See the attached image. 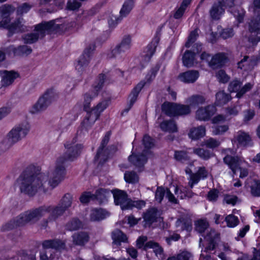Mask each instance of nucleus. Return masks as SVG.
Masks as SVG:
<instances>
[{"label": "nucleus", "instance_id": "obj_1", "mask_svg": "<svg viewBox=\"0 0 260 260\" xmlns=\"http://www.w3.org/2000/svg\"><path fill=\"white\" fill-rule=\"evenodd\" d=\"M77 138L64 144L66 152L56 160L54 170L51 172L48 182V176L43 173H36L31 169H25L17 179L16 182L21 192L33 196L38 191L46 192L57 186L64 178L66 170L65 164L73 161L81 153V144H75Z\"/></svg>", "mask_w": 260, "mask_h": 260}, {"label": "nucleus", "instance_id": "obj_2", "mask_svg": "<svg viewBox=\"0 0 260 260\" xmlns=\"http://www.w3.org/2000/svg\"><path fill=\"white\" fill-rule=\"evenodd\" d=\"M49 205H43L25 211L3 226L4 230H11L28 223H36L50 210Z\"/></svg>", "mask_w": 260, "mask_h": 260}, {"label": "nucleus", "instance_id": "obj_3", "mask_svg": "<svg viewBox=\"0 0 260 260\" xmlns=\"http://www.w3.org/2000/svg\"><path fill=\"white\" fill-rule=\"evenodd\" d=\"M59 28V25L55 24L54 20L42 22L35 25L34 32L24 35L22 40L25 44H32Z\"/></svg>", "mask_w": 260, "mask_h": 260}, {"label": "nucleus", "instance_id": "obj_4", "mask_svg": "<svg viewBox=\"0 0 260 260\" xmlns=\"http://www.w3.org/2000/svg\"><path fill=\"white\" fill-rule=\"evenodd\" d=\"M55 99L56 94L53 90L52 89L47 90L34 105L32 112L37 113L46 110Z\"/></svg>", "mask_w": 260, "mask_h": 260}, {"label": "nucleus", "instance_id": "obj_5", "mask_svg": "<svg viewBox=\"0 0 260 260\" xmlns=\"http://www.w3.org/2000/svg\"><path fill=\"white\" fill-rule=\"evenodd\" d=\"M248 30L251 35L248 37V41L253 46L260 42V16L257 15L252 18L248 22Z\"/></svg>", "mask_w": 260, "mask_h": 260}, {"label": "nucleus", "instance_id": "obj_6", "mask_svg": "<svg viewBox=\"0 0 260 260\" xmlns=\"http://www.w3.org/2000/svg\"><path fill=\"white\" fill-rule=\"evenodd\" d=\"M110 136L111 132H107L98 149L96 154L95 156V160L99 165H102L109 157V153L107 152L108 148H106V146L109 141Z\"/></svg>", "mask_w": 260, "mask_h": 260}, {"label": "nucleus", "instance_id": "obj_7", "mask_svg": "<svg viewBox=\"0 0 260 260\" xmlns=\"http://www.w3.org/2000/svg\"><path fill=\"white\" fill-rule=\"evenodd\" d=\"M235 0H217V2L224 8H229V11L233 15L239 23L243 21L245 11L241 8H234Z\"/></svg>", "mask_w": 260, "mask_h": 260}, {"label": "nucleus", "instance_id": "obj_8", "mask_svg": "<svg viewBox=\"0 0 260 260\" xmlns=\"http://www.w3.org/2000/svg\"><path fill=\"white\" fill-rule=\"evenodd\" d=\"M106 76L104 74H100L98 78V83L93 86L91 91L86 93L84 95V110L90 109V103L92 99L98 95V92L102 88L105 82Z\"/></svg>", "mask_w": 260, "mask_h": 260}, {"label": "nucleus", "instance_id": "obj_9", "mask_svg": "<svg viewBox=\"0 0 260 260\" xmlns=\"http://www.w3.org/2000/svg\"><path fill=\"white\" fill-rule=\"evenodd\" d=\"M95 49L94 45H90L80 56L76 65V69L78 72H82L88 66L91 55Z\"/></svg>", "mask_w": 260, "mask_h": 260}, {"label": "nucleus", "instance_id": "obj_10", "mask_svg": "<svg viewBox=\"0 0 260 260\" xmlns=\"http://www.w3.org/2000/svg\"><path fill=\"white\" fill-rule=\"evenodd\" d=\"M72 200V196L69 193H67L62 197L58 205L56 206H49L51 210H53L60 217L63 214L64 212L71 206Z\"/></svg>", "mask_w": 260, "mask_h": 260}, {"label": "nucleus", "instance_id": "obj_11", "mask_svg": "<svg viewBox=\"0 0 260 260\" xmlns=\"http://www.w3.org/2000/svg\"><path fill=\"white\" fill-rule=\"evenodd\" d=\"M147 240L146 236L140 237L137 240V246L138 248H143L144 250H147L149 248H152L156 255L161 254L162 252V248L159 244L153 241H149L145 244V242Z\"/></svg>", "mask_w": 260, "mask_h": 260}, {"label": "nucleus", "instance_id": "obj_12", "mask_svg": "<svg viewBox=\"0 0 260 260\" xmlns=\"http://www.w3.org/2000/svg\"><path fill=\"white\" fill-rule=\"evenodd\" d=\"M29 131V126L27 124H20L14 127L8 134L9 137L15 143L24 138Z\"/></svg>", "mask_w": 260, "mask_h": 260}, {"label": "nucleus", "instance_id": "obj_13", "mask_svg": "<svg viewBox=\"0 0 260 260\" xmlns=\"http://www.w3.org/2000/svg\"><path fill=\"white\" fill-rule=\"evenodd\" d=\"M19 76L18 73L13 71H0V88L11 85Z\"/></svg>", "mask_w": 260, "mask_h": 260}, {"label": "nucleus", "instance_id": "obj_14", "mask_svg": "<svg viewBox=\"0 0 260 260\" xmlns=\"http://www.w3.org/2000/svg\"><path fill=\"white\" fill-rule=\"evenodd\" d=\"M111 192L113 195L115 204L116 205H120L122 210H127L130 199L128 198L126 192L119 189H115Z\"/></svg>", "mask_w": 260, "mask_h": 260}, {"label": "nucleus", "instance_id": "obj_15", "mask_svg": "<svg viewBox=\"0 0 260 260\" xmlns=\"http://www.w3.org/2000/svg\"><path fill=\"white\" fill-rule=\"evenodd\" d=\"M216 108L213 105H208L204 108H199L196 111V117L201 121L208 120L215 113Z\"/></svg>", "mask_w": 260, "mask_h": 260}, {"label": "nucleus", "instance_id": "obj_16", "mask_svg": "<svg viewBox=\"0 0 260 260\" xmlns=\"http://www.w3.org/2000/svg\"><path fill=\"white\" fill-rule=\"evenodd\" d=\"M235 142H237L238 146L240 147H249L253 145L251 138L249 134L242 131H239L235 134Z\"/></svg>", "mask_w": 260, "mask_h": 260}, {"label": "nucleus", "instance_id": "obj_17", "mask_svg": "<svg viewBox=\"0 0 260 260\" xmlns=\"http://www.w3.org/2000/svg\"><path fill=\"white\" fill-rule=\"evenodd\" d=\"M228 61L226 54L223 52L215 54L209 62V66L212 69L220 68L223 67Z\"/></svg>", "mask_w": 260, "mask_h": 260}, {"label": "nucleus", "instance_id": "obj_18", "mask_svg": "<svg viewBox=\"0 0 260 260\" xmlns=\"http://www.w3.org/2000/svg\"><path fill=\"white\" fill-rule=\"evenodd\" d=\"M146 150H144L143 153L135 154L133 153L128 157V160L138 168H143L147 161L146 156Z\"/></svg>", "mask_w": 260, "mask_h": 260}, {"label": "nucleus", "instance_id": "obj_19", "mask_svg": "<svg viewBox=\"0 0 260 260\" xmlns=\"http://www.w3.org/2000/svg\"><path fill=\"white\" fill-rule=\"evenodd\" d=\"M205 238L209 242L208 245L205 249V252L213 250L215 249L217 242L219 238V234L214 230H210L208 232Z\"/></svg>", "mask_w": 260, "mask_h": 260}, {"label": "nucleus", "instance_id": "obj_20", "mask_svg": "<svg viewBox=\"0 0 260 260\" xmlns=\"http://www.w3.org/2000/svg\"><path fill=\"white\" fill-rule=\"evenodd\" d=\"M199 77V73L196 70H189L180 73L178 76V79L185 83H194Z\"/></svg>", "mask_w": 260, "mask_h": 260}, {"label": "nucleus", "instance_id": "obj_21", "mask_svg": "<svg viewBox=\"0 0 260 260\" xmlns=\"http://www.w3.org/2000/svg\"><path fill=\"white\" fill-rule=\"evenodd\" d=\"M143 218L145 222L149 225L158 220L160 221L161 219L162 220V218L160 217L158 210L155 208L147 210L144 214Z\"/></svg>", "mask_w": 260, "mask_h": 260}, {"label": "nucleus", "instance_id": "obj_22", "mask_svg": "<svg viewBox=\"0 0 260 260\" xmlns=\"http://www.w3.org/2000/svg\"><path fill=\"white\" fill-rule=\"evenodd\" d=\"M43 247L46 249L52 248L57 250H61L66 248L64 241L58 239H51L45 240L42 243Z\"/></svg>", "mask_w": 260, "mask_h": 260}, {"label": "nucleus", "instance_id": "obj_23", "mask_svg": "<svg viewBox=\"0 0 260 260\" xmlns=\"http://www.w3.org/2000/svg\"><path fill=\"white\" fill-rule=\"evenodd\" d=\"M225 10L217 2L214 3L209 10L210 16L212 20H218L224 13Z\"/></svg>", "mask_w": 260, "mask_h": 260}, {"label": "nucleus", "instance_id": "obj_24", "mask_svg": "<svg viewBox=\"0 0 260 260\" xmlns=\"http://www.w3.org/2000/svg\"><path fill=\"white\" fill-rule=\"evenodd\" d=\"M224 162L228 165L229 168L232 170L234 174H236V172L239 166H240V159L237 156H232L227 154L223 158Z\"/></svg>", "mask_w": 260, "mask_h": 260}, {"label": "nucleus", "instance_id": "obj_25", "mask_svg": "<svg viewBox=\"0 0 260 260\" xmlns=\"http://www.w3.org/2000/svg\"><path fill=\"white\" fill-rule=\"evenodd\" d=\"M178 104L170 103L168 102H165L161 106L162 111L168 116H176Z\"/></svg>", "mask_w": 260, "mask_h": 260}, {"label": "nucleus", "instance_id": "obj_26", "mask_svg": "<svg viewBox=\"0 0 260 260\" xmlns=\"http://www.w3.org/2000/svg\"><path fill=\"white\" fill-rule=\"evenodd\" d=\"M22 19H18L10 24L9 27V36H12L14 33L23 32L26 30V27L22 23Z\"/></svg>", "mask_w": 260, "mask_h": 260}, {"label": "nucleus", "instance_id": "obj_27", "mask_svg": "<svg viewBox=\"0 0 260 260\" xmlns=\"http://www.w3.org/2000/svg\"><path fill=\"white\" fill-rule=\"evenodd\" d=\"M72 238L73 243L80 246L84 245L89 239L88 233L85 232L76 233L73 234Z\"/></svg>", "mask_w": 260, "mask_h": 260}, {"label": "nucleus", "instance_id": "obj_28", "mask_svg": "<svg viewBox=\"0 0 260 260\" xmlns=\"http://www.w3.org/2000/svg\"><path fill=\"white\" fill-rule=\"evenodd\" d=\"M206 134V128L204 126L201 125L190 129L188 136L192 140H198L203 137Z\"/></svg>", "mask_w": 260, "mask_h": 260}, {"label": "nucleus", "instance_id": "obj_29", "mask_svg": "<svg viewBox=\"0 0 260 260\" xmlns=\"http://www.w3.org/2000/svg\"><path fill=\"white\" fill-rule=\"evenodd\" d=\"M110 190L105 188H100L96 190L94 196L95 200L98 201L100 204H102L107 201L108 198L110 196Z\"/></svg>", "mask_w": 260, "mask_h": 260}, {"label": "nucleus", "instance_id": "obj_30", "mask_svg": "<svg viewBox=\"0 0 260 260\" xmlns=\"http://www.w3.org/2000/svg\"><path fill=\"white\" fill-rule=\"evenodd\" d=\"M145 85V83L143 82H141L138 83L137 86L133 89L129 96V108L126 110V111H128L129 109L133 106L135 102L136 101L137 99L138 95L144 87Z\"/></svg>", "mask_w": 260, "mask_h": 260}, {"label": "nucleus", "instance_id": "obj_31", "mask_svg": "<svg viewBox=\"0 0 260 260\" xmlns=\"http://www.w3.org/2000/svg\"><path fill=\"white\" fill-rule=\"evenodd\" d=\"M109 216V213L103 209H95L92 210L90 214V219L92 221H99L102 220Z\"/></svg>", "mask_w": 260, "mask_h": 260}, {"label": "nucleus", "instance_id": "obj_32", "mask_svg": "<svg viewBox=\"0 0 260 260\" xmlns=\"http://www.w3.org/2000/svg\"><path fill=\"white\" fill-rule=\"evenodd\" d=\"M195 53L190 50H186L182 57V62L184 66L191 67L194 64Z\"/></svg>", "mask_w": 260, "mask_h": 260}, {"label": "nucleus", "instance_id": "obj_33", "mask_svg": "<svg viewBox=\"0 0 260 260\" xmlns=\"http://www.w3.org/2000/svg\"><path fill=\"white\" fill-rule=\"evenodd\" d=\"M160 127L164 132L174 133L177 132V125L174 120H165L160 124Z\"/></svg>", "mask_w": 260, "mask_h": 260}, {"label": "nucleus", "instance_id": "obj_34", "mask_svg": "<svg viewBox=\"0 0 260 260\" xmlns=\"http://www.w3.org/2000/svg\"><path fill=\"white\" fill-rule=\"evenodd\" d=\"M231 100L230 94L224 92L223 91L218 92L216 94L215 104L218 106L224 105Z\"/></svg>", "mask_w": 260, "mask_h": 260}, {"label": "nucleus", "instance_id": "obj_35", "mask_svg": "<svg viewBox=\"0 0 260 260\" xmlns=\"http://www.w3.org/2000/svg\"><path fill=\"white\" fill-rule=\"evenodd\" d=\"M47 213H49V216L47 218L44 219L40 223L41 229H45L48 227L49 222L56 220L59 216L55 213L53 210H50L47 211Z\"/></svg>", "mask_w": 260, "mask_h": 260}, {"label": "nucleus", "instance_id": "obj_36", "mask_svg": "<svg viewBox=\"0 0 260 260\" xmlns=\"http://www.w3.org/2000/svg\"><path fill=\"white\" fill-rule=\"evenodd\" d=\"M205 102V98L201 95L196 94L189 97L187 100V103L189 107L198 106L199 105L203 104Z\"/></svg>", "mask_w": 260, "mask_h": 260}, {"label": "nucleus", "instance_id": "obj_37", "mask_svg": "<svg viewBox=\"0 0 260 260\" xmlns=\"http://www.w3.org/2000/svg\"><path fill=\"white\" fill-rule=\"evenodd\" d=\"M112 238L115 244L120 245L121 242H126L127 238L126 236L119 230H116L112 233Z\"/></svg>", "mask_w": 260, "mask_h": 260}, {"label": "nucleus", "instance_id": "obj_38", "mask_svg": "<svg viewBox=\"0 0 260 260\" xmlns=\"http://www.w3.org/2000/svg\"><path fill=\"white\" fill-rule=\"evenodd\" d=\"M193 153L204 160H208L214 155L213 152L210 150L202 148L194 149Z\"/></svg>", "mask_w": 260, "mask_h": 260}, {"label": "nucleus", "instance_id": "obj_39", "mask_svg": "<svg viewBox=\"0 0 260 260\" xmlns=\"http://www.w3.org/2000/svg\"><path fill=\"white\" fill-rule=\"evenodd\" d=\"M15 7L12 5L5 4L0 7V19L9 18V16L15 11Z\"/></svg>", "mask_w": 260, "mask_h": 260}, {"label": "nucleus", "instance_id": "obj_40", "mask_svg": "<svg viewBox=\"0 0 260 260\" xmlns=\"http://www.w3.org/2000/svg\"><path fill=\"white\" fill-rule=\"evenodd\" d=\"M134 5V2L133 0L125 1L120 11V17L126 16L132 10Z\"/></svg>", "mask_w": 260, "mask_h": 260}, {"label": "nucleus", "instance_id": "obj_41", "mask_svg": "<svg viewBox=\"0 0 260 260\" xmlns=\"http://www.w3.org/2000/svg\"><path fill=\"white\" fill-rule=\"evenodd\" d=\"M32 52L31 48L27 45L19 46L13 49V52L16 55H28Z\"/></svg>", "mask_w": 260, "mask_h": 260}, {"label": "nucleus", "instance_id": "obj_42", "mask_svg": "<svg viewBox=\"0 0 260 260\" xmlns=\"http://www.w3.org/2000/svg\"><path fill=\"white\" fill-rule=\"evenodd\" d=\"M124 178L127 183L132 184L138 182L139 179L138 175L134 171H126Z\"/></svg>", "mask_w": 260, "mask_h": 260}, {"label": "nucleus", "instance_id": "obj_43", "mask_svg": "<svg viewBox=\"0 0 260 260\" xmlns=\"http://www.w3.org/2000/svg\"><path fill=\"white\" fill-rule=\"evenodd\" d=\"M85 111L87 112L85 118L91 120V123H94L100 115V113L98 110L93 108L91 109H88L87 110Z\"/></svg>", "mask_w": 260, "mask_h": 260}, {"label": "nucleus", "instance_id": "obj_44", "mask_svg": "<svg viewBox=\"0 0 260 260\" xmlns=\"http://www.w3.org/2000/svg\"><path fill=\"white\" fill-rule=\"evenodd\" d=\"M253 63L254 62L251 59H249L248 56H245L241 61L238 62V68L244 71H247L251 69L249 66Z\"/></svg>", "mask_w": 260, "mask_h": 260}, {"label": "nucleus", "instance_id": "obj_45", "mask_svg": "<svg viewBox=\"0 0 260 260\" xmlns=\"http://www.w3.org/2000/svg\"><path fill=\"white\" fill-rule=\"evenodd\" d=\"M131 37L129 35L124 36L122 38L120 43L118 45V47L121 49L122 51L125 52L126 51L129 49L131 46Z\"/></svg>", "mask_w": 260, "mask_h": 260}, {"label": "nucleus", "instance_id": "obj_46", "mask_svg": "<svg viewBox=\"0 0 260 260\" xmlns=\"http://www.w3.org/2000/svg\"><path fill=\"white\" fill-rule=\"evenodd\" d=\"M195 230L199 233H204L207 229L209 224L206 220L200 219L195 222Z\"/></svg>", "mask_w": 260, "mask_h": 260}, {"label": "nucleus", "instance_id": "obj_47", "mask_svg": "<svg viewBox=\"0 0 260 260\" xmlns=\"http://www.w3.org/2000/svg\"><path fill=\"white\" fill-rule=\"evenodd\" d=\"M82 226L81 222L78 219L74 218L70 220L66 225V229L69 231H75Z\"/></svg>", "mask_w": 260, "mask_h": 260}, {"label": "nucleus", "instance_id": "obj_48", "mask_svg": "<svg viewBox=\"0 0 260 260\" xmlns=\"http://www.w3.org/2000/svg\"><path fill=\"white\" fill-rule=\"evenodd\" d=\"M220 144V141L213 138H210L203 141L202 145L210 149H214L218 147Z\"/></svg>", "mask_w": 260, "mask_h": 260}, {"label": "nucleus", "instance_id": "obj_49", "mask_svg": "<svg viewBox=\"0 0 260 260\" xmlns=\"http://www.w3.org/2000/svg\"><path fill=\"white\" fill-rule=\"evenodd\" d=\"M174 158L177 161L184 162L189 160L187 152L185 151H175L174 153Z\"/></svg>", "mask_w": 260, "mask_h": 260}, {"label": "nucleus", "instance_id": "obj_50", "mask_svg": "<svg viewBox=\"0 0 260 260\" xmlns=\"http://www.w3.org/2000/svg\"><path fill=\"white\" fill-rule=\"evenodd\" d=\"M158 40L156 38L154 42H151L147 47V52L145 54V57L148 59H150L155 51V48L158 44Z\"/></svg>", "mask_w": 260, "mask_h": 260}, {"label": "nucleus", "instance_id": "obj_51", "mask_svg": "<svg viewBox=\"0 0 260 260\" xmlns=\"http://www.w3.org/2000/svg\"><path fill=\"white\" fill-rule=\"evenodd\" d=\"M191 110L189 105L178 104L176 116L189 114Z\"/></svg>", "mask_w": 260, "mask_h": 260}, {"label": "nucleus", "instance_id": "obj_52", "mask_svg": "<svg viewBox=\"0 0 260 260\" xmlns=\"http://www.w3.org/2000/svg\"><path fill=\"white\" fill-rule=\"evenodd\" d=\"M15 143L12 141L10 137L7 136L5 138L0 144V148L2 151H6L11 147Z\"/></svg>", "mask_w": 260, "mask_h": 260}, {"label": "nucleus", "instance_id": "obj_53", "mask_svg": "<svg viewBox=\"0 0 260 260\" xmlns=\"http://www.w3.org/2000/svg\"><path fill=\"white\" fill-rule=\"evenodd\" d=\"M143 144L145 147L146 152L147 150L152 148L154 145V140L149 136L145 135L143 139Z\"/></svg>", "mask_w": 260, "mask_h": 260}, {"label": "nucleus", "instance_id": "obj_54", "mask_svg": "<svg viewBox=\"0 0 260 260\" xmlns=\"http://www.w3.org/2000/svg\"><path fill=\"white\" fill-rule=\"evenodd\" d=\"M241 85L242 82L240 80H234L230 83L228 89L230 92H238L240 90Z\"/></svg>", "mask_w": 260, "mask_h": 260}, {"label": "nucleus", "instance_id": "obj_55", "mask_svg": "<svg viewBox=\"0 0 260 260\" xmlns=\"http://www.w3.org/2000/svg\"><path fill=\"white\" fill-rule=\"evenodd\" d=\"M225 221L226 222L227 225L229 227L234 228L238 225L239 219L237 217L233 214H230L225 218Z\"/></svg>", "mask_w": 260, "mask_h": 260}, {"label": "nucleus", "instance_id": "obj_56", "mask_svg": "<svg viewBox=\"0 0 260 260\" xmlns=\"http://www.w3.org/2000/svg\"><path fill=\"white\" fill-rule=\"evenodd\" d=\"M80 201L82 204H87L90 201H95V197L90 192H84L81 196Z\"/></svg>", "mask_w": 260, "mask_h": 260}, {"label": "nucleus", "instance_id": "obj_57", "mask_svg": "<svg viewBox=\"0 0 260 260\" xmlns=\"http://www.w3.org/2000/svg\"><path fill=\"white\" fill-rule=\"evenodd\" d=\"M124 52L122 51L120 47H118V45H116V47L108 54L107 56L109 58H120L121 57V54Z\"/></svg>", "mask_w": 260, "mask_h": 260}, {"label": "nucleus", "instance_id": "obj_58", "mask_svg": "<svg viewBox=\"0 0 260 260\" xmlns=\"http://www.w3.org/2000/svg\"><path fill=\"white\" fill-rule=\"evenodd\" d=\"M81 6V3L78 0H68L67 4V9L69 10L75 11L78 10Z\"/></svg>", "mask_w": 260, "mask_h": 260}, {"label": "nucleus", "instance_id": "obj_59", "mask_svg": "<svg viewBox=\"0 0 260 260\" xmlns=\"http://www.w3.org/2000/svg\"><path fill=\"white\" fill-rule=\"evenodd\" d=\"M253 86V84L251 83H247L244 85L240 90L237 93L236 97L241 98L245 93L251 89Z\"/></svg>", "mask_w": 260, "mask_h": 260}, {"label": "nucleus", "instance_id": "obj_60", "mask_svg": "<svg viewBox=\"0 0 260 260\" xmlns=\"http://www.w3.org/2000/svg\"><path fill=\"white\" fill-rule=\"evenodd\" d=\"M145 206V202L143 200L132 201L131 199H130L127 209H131L133 207H136L139 209H140Z\"/></svg>", "mask_w": 260, "mask_h": 260}, {"label": "nucleus", "instance_id": "obj_61", "mask_svg": "<svg viewBox=\"0 0 260 260\" xmlns=\"http://www.w3.org/2000/svg\"><path fill=\"white\" fill-rule=\"evenodd\" d=\"M166 194L165 188L162 186L157 187L155 191V200L159 203H161L164 199L165 194Z\"/></svg>", "mask_w": 260, "mask_h": 260}, {"label": "nucleus", "instance_id": "obj_62", "mask_svg": "<svg viewBox=\"0 0 260 260\" xmlns=\"http://www.w3.org/2000/svg\"><path fill=\"white\" fill-rule=\"evenodd\" d=\"M251 192L255 197H260V181L255 180L251 186Z\"/></svg>", "mask_w": 260, "mask_h": 260}, {"label": "nucleus", "instance_id": "obj_63", "mask_svg": "<svg viewBox=\"0 0 260 260\" xmlns=\"http://www.w3.org/2000/svg\"><path fill=\"white\" fill-rule=\"evenodd\" d=\"M216 77L219 82L223 83L228 82L230 79L229 76L222 70H220L217 72Z\"/></svg>", "mask_w": 260, "mask_h": 260}, {"label": "nucleus", "instance_id": "obj_64", "mask_svg": "<svg viewBox=\"0 0 260 260\" xmlns=\"http://www.w3.org/2000/svg\"><path fill=\"white\" fill-rule=\"evenodd\" d=\"M31 7V5L28 3H24L17 8V13L19 15L26 13L30 10Z\"/></svg>", "mask_w": 260, "mask_h": 260}]
</instances>
